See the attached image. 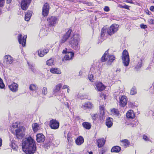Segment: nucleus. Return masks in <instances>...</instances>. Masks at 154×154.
<instances>
[{
    "mask_svg": "<svg viewBox=\"0 0 154 154\" xmlns=\"http://www.w3.org/2000/svg\"><path fill=\"white\" fill-rule=\"evenodd\" d=\"M22 146L23 151L26 154H33L36 150L35 141L31 137L23 140Z\"/></svg>",
    "mask_w": 154,
    "mask_h": 154,
    "instance_id": "obj_1",
    "label": "nucleus"
},
{
    "mask_svg": "<svg viewBox=\"0 0 154 154\" xmlns=\"http://www.w3.org/2000/svg\"><path fill=\"white\" fill-rule=\"evenodd\" d=\"M80 40L79 35V34H73L70 38L69 41L71 47L75 50H79V43Z\"/></svg>",
    "mask_w": 154,
    "mask_h": 154,
    "instance_id": "obj_2",
    "label": "nucleus"
},
{
    "mask_svg": "<svg viewBox=\"0 0 154 154\" xmlns=\"http://www.w3.org/2000/svg\"><path fill=\"white\" fill-rule=\"evenodd\" d=\"M115 57L112 55H109L108 50L105 51L104 54L102 57L101 60L103 62L107 61L108 65H110L115 60Z\"/></svg>",
    "mask_w": 154,
    "mask_h": 154,
    "instance_id": "obj_3",
    "label": "nucleus"
},
{
    "mask_svg": "<svg viewBox=\"0 0 154 154\" xmlns=\"http://www.w3.org/2000/svg\"><path fill=\"white\" fill-rule=\"evenodd\" d=\"M101 73V71L100 69H94L92 67L90 69V71L88 75V79L91 82L94 80V75L95 76H99Z\"/></svg>",
    "mask_w": 154,
    "mask_h": 154,
    "instance_id": "obj_4",
    "label": "nucleus"
},
{
    "mask_svg": "<svg viewBox=\"0 0 154 154\" xmlns=\"http://www.w3.org/2000/svg\"><path fill=\"white\" fill-rule=\"evenodd\" d=\"M122 59L124 66H128V65L130 60L128 53L126 50H124L122 53Z\"/></svg>",
    "mask_w": 154,
    "mask_h": 154,
    "instance_id": "obj_5",
    "label": "nucleus"
},
{
    "mask_svg": "<svg viewBox=\"0 0 154 154\" xmlns=\"http://www.w3.org/2000/svg\"><path fill=\"white\" fill-rule=\"evenodd\" d=\"M25 129L24 127L21 126L15 130V134L17 138H19L20 137L21 138L24 136Z\"/></svg>",
    "mask_w": 154,
    "mask_h": 154,
    "instance_id": "obj_6",
    "label": "nucleus"
},
{
    "mask_svg": "<svg viewBox=\"0 0 154 154\" xmlns=\"http://www.w3.org/2000/svg\"><path fill=\"white\" fill-rule=\"evenodd\" d=\"M119 26V25L117 24H112L108 28L107 33L110 35L114 34L118 30Z\"/></svg>",
    "mask_w": 154,
    "mask_h": 154,
    "instance_id": "obj_7",
    "label": "nucleus"
},
{
    "mask_svg": "<svg viewBox=\"0 0 154 154\" xmlns=\"http://www.w3.org/2000/svg\"><path fill=\"white\" fill-rule=\"evenodd\" d=\"M32 0H21L20 3L22 9L24 11L26 10L28 8Z\"/></svg>",
    "mask_w": 154,
    "mask_h": 154,
    "instance_id": "obj_8",
    "label": "nucleus"
},
{
    "mask_svg": "<svg viewBox=\"0 0 154 154\" xmlns=\"http://www.w3.org/2000/svg\"><path fill=\"white\" fill-rule=\"evenodd\" d=\"M62 53L66 54L65 56L64 57V58L66 60H71L74 56V53L72 51H67L66 48L63 50Z\"/></svg>",
    "mask_w": 154,
    "mask_h": 154,
    "instance_id": "obj_9",
    "label": "nucleus"
},
{
    "mask_svg": "<svg viewBox=\"0 0 154 154\" xmlns=\"http://www.w3.org/2000/svg\"><path fill=\"white\" fill-rule=\"evenodd\" d=\"M47 20L50 25L55 26L58 21L57 18L55 16L49 17L47 18Z\"/></svg>",
    "mask_w": 154,
    "mask_h": 154,
    "instance_id": "obj_10",
    "label": "nucleus"
},
{
    "mask_svg": "<svg viewBox=\"0 0 154 154\" xmlns=\"http://www.w3.org/2000/svg\"><path fill=\"white\" fill-rule=\"evenodd\" d=\"M71 32V29H69L68 30L60 41V45L62 43H64L68 39L70 36Z\"/></svg>",
    "mask_w": 154,
    "mask_h": 154,
    "instance_id": "obj_11",
    "label": "nucleus"
},
{
    "mask_svg": "<svg viewBox=\"0 0 154 154\" xmlns=\"http://www.w3.org/2000/svg\"><path fill=\"white\" fill-rule=\"evenodd\" d=\"M59 126V122L55 119H53L50 122V126L52 129H56Z\"/></svg>",
    "mask_w": 154,
    "mask_h": 154,
    "instance_id": "obj_12",
    "label": "nucleus"
},
{
    "mask_svg": "<svg viewBox=\"0 0 154 154\" xmlns=\"http://www.w3.org/2000/svg\"><path fill=\"white\" fill-rule=\"evenodd\" d=\"M49 5L48 3H45L42 8V14L45 17L48 15L49 11Z\"/></svg>",
    "mask_w": 154,
    "mask_h": 154,
    "instance_id": "obj_13",
    "label": "nucleus"
},
{
    "mask_svg": "<svg viewBox=\"0 0 154 154\" xmlns=\"http://www.w3.org/2000/svg\"><path fill=\"white\" fill-rule=\"evenodd\" d=\"M22 36L21 34L19 35L18 37V40L19 43L22 44L23 47H24L26 42L27 35H25L23 37Z\"/></svg>",
    "mask_w": 154,
    "mask_h": 154,
    "instance_id": "obj_14",
    "label": "nucleus"
},
{
    "mask_svg": "<svg viewBox=\"0 0 154 154\" xmlns=\"http://www.w3.org/2000/svg\"><path fill=\"white\" fill-rule=\"evenodd\" d=\"M95 88L99 91H101L104 90L105 87L100 82H97L95 83Z\"/></svg>",
    "mask_w": 154,
    "mask_h": 154,
    "instance_id": "obj_15",
    "label": "nucleus"
},
{
    "mask_svg": "<svg viewBox=\"0 0 154 154\" xmlns=\"http://www.w3.org/2000/svg\"><path fill=\"white\" fill-rule=\"evenodd\" d=\"M18 85L15 82H13L8 86L10 90L13 92H16L18 90Z\"/></svg>",
    "mask_w": 154,
    "mask_h": 154,
    "instance_id": "obj_16",
    "label": "nucleus"
},
{
    "mask_svg": "<svg viewBox=\"0 0 154 154\" xmlns=\"http://www.w3.org/2000/svg\"><path fill=\"white\" fill-rule=\"evenodd\" d=\"M127 101L126 97L123 96L120 98V106L124 107L127 104Z\"/></svg>",
    "mask_w": 154,
    "mask_h": 154,
    "instance_id": "obj_17",
    "label": "nucleus"
},
{
    "mask_svg": "<svg viewBox=\"0 0 154 154\" xmlns=\"http://www.w3.org/2000/svg\"><path fill=\"white\" fill-rule=\"evenodd\" d=\"M49 50L47 48L40 49L38 51V54L41 57H43L48 52Z\"/></svg>",
    "mask_w": 154,
    "mask_h": 154,
    "instance_id": "obj_18",
    "label": "nucleus"
},
{
    "mask_svg": "<svg viewBox=\"0 0 154 154\" xmlns=\"http://www.w3.org/2000/svg\"><path fill=\"white\" fill-rule=\"evenodd\" d=\"M121 145L124 148H126L129 146L130 145V142L127 139H125L121 140L120 141Z\"/></svg>",
    "mask_w": 154,
    "mask_h": 154,
    "instance_id": "obj_19",
    "label": "nucleus"
},
{
    "mask_svg": "<svg viewBox=\"0 0 154 154\" xmlns=\"http://www.w3.org/2000/svg\"><path fill=\"white\" fill-rule=\"evenodd\" d=\"M93 104L90 102H87L84 103L82 106V108L84 109H91L93 107Z\"/></svg>",
    "mask_w": 154,
    "mask_h": 154,
    "instance_id": "obj_20",
    "label": "nucleus"
},
{
    "mask_svg": "<svg viewBox=\"0 0 154 154\" xmlns=\"http://www.w3.org/2000/svg\"><path fill=\"white\" fill-rule=\"evenodd\" d=\"M45 136L42 134H37L36 135V140L38 142L40 143L44 141Z\"/></svg>",
    "mask_w": 154,
    "mask_h": 154,
    "instance_id": "obj_21",
    "label": "nucleus"
},
{
    "mask_svg": "<svg viewBox=\"0 0 154 154\" xmlns=\"http://www.w3.org/2000/svg\"><path fill=\"white\" fill-rule=\"evenodd\" d=\"M5 59L7 64H11L13 61V58L9 55H6L5 57Z\"/></svg>",
    "mask_w": 154,
    "mask_h": 154,
    "instance_id": "obj_22",
    "label": "nucleus"
},
{
    "mask_svg": "<svg viewBox=\"0 0 154 154\" xmlns=\"http://www.w3.org/2000/svg\"><path fill=\"white\" fill-rule=\"evenodd\" d=\"M126 116L127 118L129 119H134L135 117L134 113L131 110H129L127 112Z\"/></svg>",
    "mask_w": 154,
    "mask_h": 154,
    "instance_id": "obj_23",
    "label": "nucleus"
},
{
    "mask_svg": "<svg viewBox=\"0 0 154 154\" xmlns=\"http://www.w3.org/2000/svg\"><path fill=\"white\" fill-rule=\"evenodd\" d=\"M113 119L110 117H108L106 120V124L107 127L110 128L113 124Z\"/></svg>",
    "mask_w": 154,
    "mask_h": 154,
    "instance_id": "obj_24",
    "label": "nucleus"
},
{
    "mask_svg": "<svg viewBox=\"0 0 154 154\" xmlns=\"http://www.w3.org/2000/svg\"><path fill=\"white\" fill-rule=\"evenodd\" d=\"M75 143L78 145H80L84 142L83 138L81 136H79L75 140Z\"/></svg>",
    "mask_w": 154,
    "mask_h": 154,
    "instance_id": "obj_25",
    "label": "nucleus"
},
{
    "mask_svg": "<svg viewBox=\"0 0 154 154\" xmlns=\"http://www.w3.org/2000/svg\"><path fill=\"white\" fill-rule=\"evenodd\" d=\"M98 143V147H101L103 146L105 144V140L103 138L98 139L97 140Z\"/></svg>",
    "mask_w": 154,
    "mask_h": 154,
    "instance_id": "obj_26",
    "label": "nucleus"
},
{
    "mask_svg": "<svg viewBox=\"0 0 154 154\" xmlns=\"http://www.w3.org/2000/svg\"><path fill=\"white\" fill-rule=\"evenodd\" d=\"M50 72L53 74H60L61 73L60 70L56 68H52L50 69Z\"/></svg>",
    "mask_w": 154,
    "mask_h": 154,
    "instance_id": "obj_27",
    "label": "nucleus"
},
{
    "mask_svg": "<svg viewBox=\"0 0 154 154\" xmlns=\"http://www.w3.org/2000/svg\"><path fill=\"white\" fill-rule=\"evenodd\" d=\"M10 140L11 141V144L10 145L11 146V147L13 149L16 150H17L18 147L17 145L16 144V142L15 141L13 140H11V139H10Z\"/></svg>",
    "mask_w": 154,
    "mask_h": 154,
    "instance_id": "obj_28",
    "label": "nucleus"
},
{
    "mask_svg": "<svg viewBox=\"0 0 154 154\" xmlns=\"http://www.w3.org/2000/svg\"><path fill=\"white\" fill-rule=\"evenodd\" d=\"M32 16V12L29 11H28L27 12L25 13V20L26 21H29Z\"/></svg>",
    "mask_w": 154,
    "mask_h": 154,
    "instance_id": "obj_29",
    "label": "nucleus"
},
{
    "mask_svg": "<svg viewBox=\"0 0 154 154\" xmlns=\"http://www.w3.org/2000/svg\"><path fill=\"white\" fill-rule=\"evenodd\" d=\"M62 84L61 83H59L56 85L54 90V92L55 93H57L59 92L62 87Z\"/></svg>",
    "mask_w": 154,
    "mask_h": 154,
    "instance_id": "obj_30",
    "label": "nucleus"
},
{
    "mask_svg": "<svg viewBox=\"0 0 154 154\" xmlns=\"http://www.w3.org/2000/svg\"><path fill=\"white\" fill-rule=\"evenodd\" d=\"M121 148L119 146H115L113 147L111 150L112 152H119L121 150Z\"/></svg>",
    "mask_w": 154,
    "mask_h": 154,
    "instance_id": "obj_31",
    "label": "nucleus"
},
{
    "mask_svg": "<svg viewBox=\"0 0 154 154\" xmlns=\"http://www.w3.org/2000/svg\"><path fill=\"white\" fill-rule=\"evenodd\" d=\"M108 29L106 27H103L101 31V36L102 37H103L105 35H109L107 33Z\"/></svg>",
    "mask_w": 154,
    "mask_h": 154,
    "instance_id": "obj_32",
    "label": "nucleus"
},
{
    "mask_svg": "<svg viewBox=\"0 0 154 154\" xmlns=\"http://www.w3.org/2000/svg\"><path fill=\"white\" fill-rule=\"evenodd\" d=\"M138 124L137 120L135 119L134 120H133L131 123L128 124L130 127H135Z\"/></svg>",
    "mask_w": 154,
    "mask_h": 154,
    "instance_id": "obj_33",
    "label": "nucleus"
},
{
    "mask_svg": "<svg viewBox=\"0 0 154 154\" xmlns=\"http://www.w3.org/2000/svg\"><path fill=\"white\" fill-rule=\"evenodd\" d=\"M82 125L85 128L89 130L91 128V124L89 122H84L83 123Z\"/></svg>",
    "mask_w": 154,
    "mask_h": 154,
    "instance_id": "obj_34",
    "label": "nucleus"
},
{
    "mask_svg": "<svg viewBox=\"0 0 154 154\" xmlns=\"http://www.w3.org/2000/svg\"><path fill=\"white\" fill-rule=\"evenodd\" d=\"M47 34V31L43 29L40 31L39 35L40 37H42L43 36L46 35Z\"/></svg>",
    "mask_w": 154,
    "mask_h": 154,
    "instance_id": "obj_35",
    "label": "nucleus"
},
{
    "mask_svg": "<svg viewBox=\"0 0 154 154\" xmlns=\"http://www.w3.org/2000/svg\"><path fill=\"white\" fill-rule=\"evenodd\" d=\"M32 128L34 132H36L39 128V125L37 123L33 124Z\"/></svg>",
    "mask_w": 154,
    "mask_h": 154,
    "instance_id": "obj_36",
    "label": "nucleus"
},
{
    "mask_svg": "<svg viewBox=\"0 0 154 154\" xmlns=\"http://www.w3.org/2000/svg\"><path fill=\"white\" fill-rule=\"evenodd\" d=\"M111 112L114 115L118 116L119 114L118 110L115 108H113L111 110Z\"/></svg>",
    "mask_w": 154,
    "mask_h": 154,
    "instance_id": "obj_37",
    "label": "nucleus"
},
{
    "mask_svg": "<svg viewBox=\"0 0 154 154\" xmlns=\"http://www.w3.org/2000/svg\"><path fill=\"white\" fill-rule=\"evenodd\" d=\"M29 89L31 91H35L36 90L37 87L34 84H31L29 86Z\"/></svg>",
    "mask_w": 154,
    "mask_h": 154,
    "instance_id": "obj_38",
    "label": "nucleus"
},
{
    "mask_svg": "<svg viewBox=\"0 0 154 154\" xmlns=\"http://www.w3.org/2000/svg\"><path fill=\"white\" fill-rule=\"evenodd\" d=\"M142 59L139 58V61L138 62V64L135 67L136 69H138L140 68L142 66Z\"/></svg>",
    "mask_w": 154,
    "mask_h": 154,
    "instance_id": "obj_39",
    "label": "nucleus"
},
{
    "mask_svg": "<svg viewBox=\"0 0 154 154\" xmlns=\"http://www.w3.org/2000/svg\"><path fill=\"white\" fill-rule=\"evenodd\" d=\"M53 60L52 59H50L47 61L46 63L48 66H51L53 65Z\"/></svg>",
    "mask_w": 154,
    "mask_h": 154,
    "instance_id": "obj_40",
    "label": "nucleus"
},
{
    "mask_svg": "<svg viewBox=\"0 0 154 154\" xmlns=\"http://www.w3.org/2000/svg\"><path fill=\"white\" fill-rule=\"evenodd\" d=\"M91 116L93 121L96 120L98 117V115L97 113L91 114Z\"/></svg>",
    "mask_w": 154,
    "mask_h": 154,
    "instance_id": "obj_41",
    "label": "nucleus"
},
{
    "mask_svg": "<svg viewBox=\"0 0 154 154\" xmlns=\"http://www.w3.org/2000/svg\"><path fill=\"white\" fill-rule=\"evenodd\" d=\"M48 93L47 88L46 87H44L42 89V94L45 96Z\"/></svg>",
    "mask_w": 154,
    "mask_h": 154,
    "instance_id": "obj_42",
    "label": "nucleus"
},
{
    "mask_svg": "<svg viewBox=\"0 0 154 154\" xmlns=\"http://www.w3.org/2000/svg\"><path fill=\"white\" fill-rule=\"evenodd\" d=\"M137 93V91L135 87L132 88L131 90L130 94L131 95H133Z\"/></svg>",
    "mask_w": 154,
    "mask_h": 154,
    "instance_id": "obj_43",
    "label": "nucleus"
},
{
    "mask_svg": "<svg viewBox=\"0 0 154 154\" xmlns=\"http://www.w3.org/2000/svg\"><path fill=\"white\" fill-rule=\"evenodd\" d=\"M5 85L3 83V80L0 78V88L1 89L4 88H5Z\"/></svg>",
    "mask_w": 154,
    "mask_h": 154,
    "instance_id": "obj_44",
    "label": "nucleus"
},
{
    "mask_svg": "<svg viewBox=\"0 0 154 154\" xmlns=\"http://www.w3.org/2000/svg\"><path fill=\"white\" fill-rule=\"evenodd\" d=\"M119 7L121 8H125L127 9H129V6L126 5H120Z\"/></svg>",
    "mask_w": 154,
    "mask_h": 154,
    "instance_id": "obj_45",
    "label": "nucleus"
},
{
    "mask_svg": "<svg viewBox=\"0 0 154 154\" xmlns=\"http://www.w3.org/2000/svg\"><path fill=\"white\" fill-rule=\"evenodd\" d=\"M100 100H101L102 99V100L103 99L104 100H105L106 99L105 95L101 93L100 96Z\"/></svg>",
    "mask_w": 154,
    "mask_h": 154,
    "instance_id": "obj_46",
    "label": "nucleus"
},
{
    "mask_svg": "<svg viewBox=\"0 0 154 154\" xmlns=\"http://www.w3.org/2000/svg\"><path fill=\"white\" fill-rule=\"evenodd\" d=\"M29 68L34 72H35L36 70L32 65H29Z\"/></svg>",
    "mask_w": 154,
    "mask_h": 154,
    "instance_id": "obj_47",
    "label": "nucleus"
},
{
    "mask_svg": "<svg viewBox=\"0 0 154 154\" xmlns=\"http://www.w3.org/2000/svg\"><path fill=\"white\" fill-rule=\"evenodd\" d=\"M100 113H102V115L103 116L104 115V108L102 106H100Z\"/></svg>",
    "mask_w": 154,
    "mask_h": 154,
    "instance_id": "obj_48",
    "label": "nucleus"
},
{
    "mask_svg": "<svg viewBox=\"0 0 154 154\" xmlns=\"http://www.w3.org/2000/svg\"><path fill=\"white\" fill-rule=\"evenodd\" d=\"M5 0H0V7H2L4 5Z\"/></svg>",
    "mask_w": 154,
    "mask_h": 154,
    "instance_id": "obj_49",
    "label": "nucleus"
},
{
    "mask_svg": "<svg viewBox=\"0 0 154 154\" xmlns=\"http://www.w3.org/2000/svg\"><path fill=\"white\" fill-rule=\"evenodd\" d=\"M84 153H85L86 154H92L93 152L91 151H88L87 149H85L84 150Z\"/></svg>",
    "mask_w": 154,
    "mask_h": 154,
    "instance_id": "obj_50",
    "label": "nucleus"
},
{
    "mask_svg": "<svg viewBox=\"0 0 154 154\" xmlns=\"http://www.w3.org/2000/svg\"><path fill=\"white\" fill-rule=\"evenodd\" d=\"M70 136L69 133L68 134L67 136V140L69 143H71L72 141V140L70 139Z\"/></svg>",
    "mask_w": 154,
    "mask_h": 154,
    "instance_id": "obj_51",
    "label": "nucleus"
},
{
    "mask_svg": "<svg viewBox=\"0 0 154 154\" xmlns=\"http://www.w3.org/2000/svg\"><path fill=\"white\" fill-rule=\"evenodd\" d=\"M143 139L144 140L146 141H149V138L145 135H143Z\"/></svg>",
    "mask_w": 154,
    "mask_h": 154,
    "instance_id": "obj_52",
    "label": "nucleus"
},
{
    "mask_svg": "<svg viewBox=\"0 0 154 154\" xmlns=\"http://www.w3.org/2000/svg\"><path fill=\"white\" fill-rule=\"evenodd\" d=\"M148 22L150 24H154V19H149L148 20Z\"/></svg>",
    "mask_w": 154,
    "mask_h": 154,
    "instance_id": "obj_53",
    "label": "nucleus"
},
{
    "mask_svg": "<svg viewBox=\"0 0 154 154\" xmlns=\"http://www.w3.org/2000/svg\"><path fill=\"white\" fill-rule=\"evenodd\" d=\"M104 11L106 12H108L109 11V8L108 6H106L104 8Z\"/></svg>",
    "mask_w": 154,
    "mask_h": 154,
    "instance_id": "obj_54",
    "label": "nucleus"
},
{
    "mask_svg": "<svg viewBox=\"0 0 154 154\" xmlns=\"http://www.w3.org/2000/svg\"><path fill=\"white\" fill-rule=\"evenodd\" d=\"M18 126V123L17 122H15V123H13L12 127L14 128H17Z\"/></svg>",
    "mask_w": 154,
    "mask_h": 154,
    "instance_id": "obj_55",
    "label": "nucleus"
},
{
    "mask_svg": "<svg viewBox=\"0 0 154 154\" xmlns=\"http://www.w3.org/2000/svg\"><path fill=\"white\" fill-rule=\"evenodd\" d=\"M140 27L141 28L144 29L147 28V26L146 25L143 24H141L140 25Z\"/></svg>",
    "mask_w": 154,
    "mask_h": 154,
    "instance_id": "obj_56",
    "label": "nucleus"
},
{
    "mask_svg": "<svg viewBox=\"0 0 154 154\" xmlns=\"http://www.w3.org/2000/svg\"><path fill=\"white\" fill-rule=\"evenodd\" d=\"M69 88V87L67 85H64L63 86V87L62 88L63 89H66V88L67 89Z\"/></svg>",
    "mask_w": 154,
    "mask_h": 154,
    "instance_id": "obj_57",
    "label": "nucleus"
},
{
    "mask_svg": "<svg viewBox=\"0 0 154 154\" xmlns=\"http://www.w3.org/2000/svg\"><path fill=\"white\" fill-rule=\"evenodd\" d=\"M150 10L152 11H154V6H151L150 8Z\"/></svg>",
    "mask_w": 154,
    "mask_h": 154,
    "instance_id": "obj_58",
    "label": "nucleus"
},
{
    "mask_svg": "<svg viewBox=\"0 0 154 154\" xmlns=\"http://www.w3.org/2000/svg\"><path fill=\"white\" fill-rule=\"evenodd\" d=\"M2 139L0 138V147L2 146Z\"/></svg>",
    "mask_w": 154,
    "mask_h": 154,
    "instance_id": "obj_59",
    "label": "nucleus"
},
{
    "mask_svg": "<svg viewBox=\"0 0 154 154\" xmlns=\"http://www.w3.org/2000/svg\"><path fill=\"white\" fill-rule=\"evenodd\" d=\"M121 71V69H119V68H118L117 69H116V72H119Z\"/></svg>",
    "mask_w": 154,
    "mask_h": 154,
    "instance_id": "obj_60",
    "label": "nucleus"
},
{
    "mask_svg": "<svg viewBox=\"0 0 154 154\" xmlns=\"http://www.w3.org/2000/svg\"><path fill=\"white\" fill-rule=\"evenodd\" d=\"M126 2H127V3H132V0L128 1V0H127L126 1Z\"/></svg>",
    "mask_w": 154,
    "mask_h": 154,
    "instance_id": "obj_61",
    "label": "nucleus"
},
{
    "mask_svg": "<svg viewBox=\"0 0 154 154\" xmlns=\"http://www.w3.org/2000/svg\"><path fill=\"white\" fill-rule=\"evenodd\" d=\"M12 1V0H7V3L9 4Z\"/></svg>",
    "mask_w": 154,
    "mask_h": 154,
    "instance_id": "obj_62",
    "label": "nucleus"
},
{
    "mask_svg": "<svg viewBox=\"0 0 154 154\" xmlns=\"http://www.w3.org/2000/svg\"><path fill=\"white\" fill-rule=\"evenodd\" d=\"M2 9L1 8H0V15H1L2 14Z\"/></svg>",
    "mask_w": 154,
    "mask_h": 154,
    "instance_id": "obj_63",
    "label": "nucleus"
},
{
    "mask_svg": "<svg viewBox=\"0 0 154 154\" xmlns=\"http://www.w3.org/2000/svg\"><path fill=\"white\" fill-rule=\"evenodd\" d=\"M67 92L68 93H69V91H70V89L68 88L67 89Z\"/></svg>",
    "mask_w": 154,
    "mask_h": 154,
    "instance_id": "obj_64",
    "label": "nucleus"
}]
</instances>
